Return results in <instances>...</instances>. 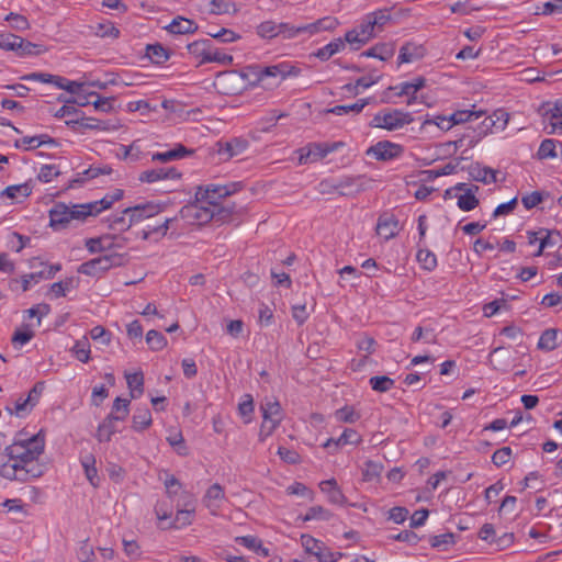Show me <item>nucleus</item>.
<instances>
[{
    "mask_svg": "<svg viewBox=\"0 0 562 562\" xmlns=\"http://www.w3.org/2000/svg\"><path fill=\"white\" fill-rule=\"evenodd\" d=\"M32 190L27 183L23 184H15L7 187L4 190L1 191V196H5L8 199H15L19 195L21 196H29L31 194Z\"/></svg>",
    "mask_w": 562,
    "mask_h": 562,
    "instance_id": "47",
    "label": "nucleus"
},
{
    "mask_svg": "<svg viewBox=\"0 0 562 562\" xmlns=\"http://www.w3.org/2000/svg\"><path fill=\"white\" fill-rule=\"evenodd\" d=\"M178 216L176 217H167L161 224L158 225H147V227L138 233V236L147 240L153 235H157L159 238L166 236L168 231L172 227L173 223L177 222Z\"/></svg>",
    "mask_w": 562,
    "mask_h": 562,
    "instance_id": "22",
    "label": "nucleus"
},
{
    "mask_svg": "<svg viewBox=\"0 0 562 562\" xmlns=\"http://www.w3.org/2000/svg\"><path fill=\"white\" fill-rule=\"evenodd\" d=\"M4 21L10 22L11 26L18 31H24L29 29V21L25 16L18 14V13H9Z\"/></svg>",
    "mask_w": 562,
    "mask_h": 562,
    "instance_id": "62",
    "label": "nucleus"
},
{
    "mask_svg": "<svg viewBox=\"0 0 562 562\" xmlns=\"http://www.w3.org/2000/svg\"><path fill=\"white\" fill-rule=\"evenodd\" d=\"M403 151L404 148L400 144L390 140H380L376 144L370 146L366 154L367 156L379 161H389L398 158Z\"/></svg>",
    "mask_w": 562,
    "mask_h": 562,
    "instance_id": "10",
    "label": "nucleus"
},
{
    "mask_svg": "<svg viewBox=\"0 0 562 562\" xmlns=\"http://www.w3.org/2000/svg\"><path fill=\"white\" fill-rule=\"evenodd\" d=\"M61 86H58L59 89L66 90L72 94H80L83 89L87 87L88 80H68L65 77H61Z\"/></svg>",
    "mask_w": 562,
    "mask_h": 562,
    "instance_id": "49",
    "label": "nucleus"
},
{
    "mask_svg": "<svg viewBox=\"0 0 562 562\" xmlns=\"http://www.w3.org/2000/svg\"><path fill=\"white\" fill-rule=\"evenodd\" d=\"M164 484L166 487V493L169 498L176 496L178 492L182 488L180 481L175 475L168 473H166Z\"/></svg>",
    "mask_w": 562,
    "mask_h": 562,
    "instance_id": "61",
    "label": "nucleus"
},
{
    "mask_svg": "<svg viewBox=\"0 0 562 562\" xmlns=\"http://www.w3.org/2000/svg\"><path fill=\"white\" fill-rule=\"evenodd\" d=\"M413 121L414 117L409 112L398 109H383L373 115L369 126L393 132L403 128L405 125L413 123Z\"/></svg>",
    "mask_w": 562,
    "mask_h": 562,
    "instance_id": "4",
    "label": "nucleus"
},
{
    "mask_svg": "<svg viewBox=\"0 0 562 562\" xmlns=\"http://www.w3.org/2000/svg\"><path fill=\"white\" fill-rule=\"evenodd\" d=\"M280 424L281 420L278 419L262 418V423L259 430V440L265 441L268 437H270L273 434V431L279 427Z\"/></svg>",
    "mask_w": 562,
    "mask_h": 562,
    "instance_id": "56",
    "label": "nucleus"
},
{
    "mask_svg": "<svg viewBox=\"0 0 562 562\" xmlns=\"http://www.w3.org/2000/svg\"><path fill=\"white\" fill-rule=\"evenodd\" d=\"M194 508L191 509H178L176 518L171 525L175 528H182L192 524Z\"/></svg>",
    "mask_w": 562,
    "mask_h": 562,
    "instance_id": "52",
    "label": "nucleus"
},
{
    "mask_svg": "<svg viewBox=\"0 0 562 562\" xmlns=\"http://www.w3.org/2000/svg\"><path fill=\"white\" fill-rule=\"evenodd\" d=\"M194 153L193 149L187 148L182 144H177L172 149H169L164 153H155L151 155L153 161L168 162L172 160L182 159L187 156H190Z\"/></svg>",
    "mask_w": 562,
    "mask_h": 562,
    "instance_id": "20",
    "label": "nucleus"
},
{
    "mask_svg": "<svg viewBox=\"0 0 562 562\" xmlns=\"http://www.w3.org/2000/svg\"><path fill=\"white\" fill-rule=\"evenodd\" d=\"M558 330L553 328L546 329L538 341V348L541 350L552 351L558 347Z\"/></svg>",
    "mask_w": 562,
    "mask_h": 562,
    "instance_id": "35",
    "label": "nucleus"
},
{
    "mask_svg": "<svg viewBox=\"0 0 562 562\" xmlns=\"http://www.w3.org/2000/svg\"><path fill=\"white\" fill-rule=\"evenodd\" d=\"M45 440L40 434L18 439L0 453V476L11 481L27 482L43 475L44 467L38 457L44 452Z\"/></svg>",
    "mask_w": 562,
    "mask_h": 562,
    "instance_id": "1",
    "label": "nucleus"
},
{
    "mask_svg": "<svg viewBox=\"0 0 562 562\" xmlns=\"http://www.w3.org/2000/svg\"><path fill=\"white\" fill-rule=\"evenodd\" d=\"M416 258L422 268L427 271H432L437 267V257L429 249H419Z\"/></svg>",
    "mask_w": 562,
    "mask_h": 562,
    "instance_id": "42",
    "label": "nucleus"
},
{
    "mask_svg": "<svg viewBox=\"0 0 562 562\" xmlns=\"http://www.w3.org/2000/svg\"><path fill=\"white\" fill-rule=\"evenodd\" d=\"M80 562H93L95 554L93 548L87 542H82L77 552Z\"/></svg>",
    "mask_w": 562,
    "mask_h": 562,
    "instance_id": "64",
    "label": "nucleus"
},
{
    "mask_svg": "<svg viewBox=\"0 0 562 562\" xmlns=\"http://www.w3.org/2000/svg\"><path fill=\"white\" fill-rule=\"evenodd\" d=\"M337 25V19L331 16L322 18L313 23L299 26L291 25L290 23H279V35H282L284 38H293L303 33L313 35L322 31H331L336 29Z\"/></svg>",
    "mask_w": 562,
    "mask_h": 562,
    "instance_id": "5",
    "label": "nucleus"
},
{
    "mask_svg": "<svg viewBox=\"0 0 562 562\" xmlns=\"http://www.w3.org/2000/svg\"><path fill=\"white\" fill-rule=\"evenodd\" d=\"M33 409V406L26 402V397H19L13 403V407H8L10 414H15L19 417L27 415Z\"/></svg>",
    "mask_w": 562,
    "mask_h": 562,
    "instance_id": "58",
    "label": "nucleus"
},
{
    "mask_svg": "<svg viewBox=\"0 0 562 562\" xmlns=\"http://www.w3.org/2000/svg\"><path fill=\"white\" fill-rule=\"evenodd\" d=\"M213 47V43L211 40H200L187 45V49L191 56L199 60V64L209 63V56L211 55V50Z\"/></svg>",
    "mask_w": 562,
    "mask_h": 562,
    "instance_id": "18",
    "label": "nucleus"
},
{
    "mask_svg": "<svg viewBox=\"0 0 562 562\" xmlns=\"http://www.w3.org/2000/svg\"><path fill=\"white\" fill-rule=\"evenodd\" d=\"M248 147V142L244 138H233L231 140H218L215 144V151L220 159L227 161L233 157L243 154Z\"/></svg>",
    "mask_w": 562,
    "mask_h": 562,
    "instance_id": "11",
    "label": "nucleus"
},
{
    "mask_svg": "<svg viewBox=\"0 0 562 562\" xmlns=\"http://www.w3.org/2000/svg\"><path fill=\"white\" fill-rule=\"evenodd\" d=\"M146 342L151 350L159 351L166 347L167 339L160 331L150 329L146 334Z\"/></svg>",
    "mask_w": 562,
    "mask_h": 562,
    "instance_id": "44",
    "label": "nucleus"
},
{
    "mask_svg": "<svg viewBox=\"0 0 562 562\" xmlns=\"http://www.w3.org/2000/svg\"><path fill=\"white\" fill-rule=\"evenodd\" d=\"M344 146L345 143L342 142L310 143L308 145L297 150L299 164L306 165L310 162L318 161L325 158L328 154L334 153Z\"/></svg>",
    "mask_w": 562,
    "mask_h": 562,
    "instance_id": "8",
    "label": "nucleus"
},
{
    "mask_svg": "<svg viewBox=\"0 0 562 562\" xmlns=\"http://www.w3.org/2000/svg\"><path fill=\"white\" fill-rule=\"evenodd\" d=\"M21 79L26 80V81H38L42 83H52V85L56 86L57 88H58V86H61L60 82L63 81L60 76L46 74V72H31V74L24 75Z\"/></svg>",
    "mask_w": 562,
    "mask_h": 562,
    "instance_id": "37",
    "label": "nucleus"
},
{
    "mask_svg": "<svg viewBox=\"0 0 562 562\" xmlns=\"http://www.w3.org/2000/svg\"><path fill=\"white\" fill-rule=\"evenodd\" d=\"M224 499L225 492L223 486L218 483H214L206 490L202 498V503L209 509L211 515L216 516Z\"/></svg>",
    "mask_w": 562,
    "mask_h": 562,
    "instance_id": "14",
    "label": "nucleus"
},
{
    "mask_svg": "<svg viewBox=\"0 0 562 562\" xmlns=\"http://www.w3.org/2000/svg\"><path fill=\"white\" fill-rule=\"evenodd\" d=\"M395 54V45L393 43H379L371 48L361 53L362 57H373L382 61L389 60Z\"/></svg>",
    "mask_w": 562,
    "mask_h": 562,
    "instance_id": "23",
    "label": "nucleus"
},
{
    "mask_svg": "<svg viewBox=\"0 0 562 562\" xmlns=\"http://www.w3.org/2000/svg\"><path fill=\"white\" fill-rule=\"evenodd\" d=\"M482 115H484V111H470V110H460L452 113L451 116V123L452 126L465 122H471L473 120L480 119Z\"/></svg>",
    "mask_w": 562,
    "mask_h": 562,
    "instance_id": "40",
    "label": "nucleus"
},
{
    "mask_svg": "<svg viewBox=\"0 0 562 562\" xmlns=\"http://www.w3.org/2000/svg\"><path fill=\"white\" fill-rule=\"evenodd\" d=\"M81 465L83 468L87 480L94 487L100 485V477L95 468V458L93 454L88 453L81 457Z\"/></svg>",
    "mask_w": 562,
    "mask_h": 562,
    "instance_id": "29",
    "label": "nucleus"
},
{
    "mask_svg": "<svg viewBox=\"0 0 562 562\" xmlns=\"http://www.w3.org/2000/svg\"><path fill=\"white\" fill-rule=\"evenodd\" d=\"M555 144L557 142L551 138L542 140L538 149V157L540 159L555 158Z\"/></svg>",
    "mask_w": 562,
    "mask_h": 562,
    "instance_id": "55",
    "label": "nucleus"
},
{
    "mask_svg": "<svg viewBox=\"0 0 562 562\" xmlns=\"http://www.w3.org/2000/svg\"><path fill=\"white\" fill-rule=\"evenodd\" d=\"M370 386L373 391L384 393L390 391L394 386V380L386 375L372 376L369 380Z\"/></svg>",
    "mask_w": 562,
    "mask_h": 562,
    "instance_id": "45",
    "label": "nucleus"
},
{
    "mask_svg": "<svg viewBox=\"0 0 562 562\" xmlns=\"http://www.w3.org/2000/svg\"><path fill=\"white\" fill-rule=\"evenodd\" d=\"M151 414L147 407L137 408L132 418V428L143 431L151 425Z\"/></svg>",
    "mask_w": 562,
    "mask_h": 562,
    "instance_id": "31",
    "label": "nucleus"
},
{
    "mask_svg": "<svg viewBox=\"0 0 562 562\" xmlns=\"http://www.w3.org/2000/svg\"><path fill=\"white\" fill-rule=\"evenodd\" d=\"M361 415L352 406H344L335 412V418L341 423L355 424Z\"/></svg>",
    "mask_w": 562,
    "mask_h": 562,
    "instance_id": "41",
    "label": "nucleus"
},
{
    "mask_svg": "<svg viewBox=\"0 0 562 562\" xmlns=\"http://www.w3.org/2000/svg\"><path fill=\"white\" fill-rule=\"evenodd\" d=\"M369 23L372 24L376 32H380L383 26L390 21L391 15L387 9L376 10L367 14Z\"/></svg>",
    "mask_w": 562,
    "mask_h": 562,
    "instance_id": "43",
    "label": "nucleus"
},
{
    "mask_svg": "<svg viewBox=\"0 0 562 562\" xmlns=\"http://www.w3.org/2000/svg\"><path fill=\"white\" fill-rule=\"evenodd\" d=\"M130 401L122 397H116L113 402L112 412L114 413V420H124L130 412Z\"/></svg>",
    "mask_w": 562,
    "mask_h": 562,
    "instance_id": "46",
    "label": "nucleus"
},
{
    "mask_svg": "<svg viewBox=\"0 0 562 562\" xmlns=\"http://www.w3.org/2000/svg\"><path fill=\"white\" fill-rule=\"evenodd\" d=\"M161 212L159 204L151 202L145 204H137L125 209V213L128 214L132 225L138 224L142 221L153 217Z\"/></svg>",
    "mask_w": 562,
    "mask_h": 562,
    "instance_id": "13",
    "label": "nucleus"
},
{
    "mask_svg": "<svg viewBox=\"0 0 562 562\" xmlns=\"http://www.w3.org/2000/svg\"><path fill=\"white\" fill-rule=\"evenodd\" d=\"M426 49L423 45L415 43L404 44L398 54V64L413 63L425 56Z\"/></svg>",
    "mask_w": 562,
    "mask_h": 562,
    "instance_id": "21",
    "label": "nucleus"
},
{
    "mask_svg": "<svg viewBox=\"0 0 562 562\" xmlns=\"http://www.w3.org/2000/svg\"><path fill=\"white\" fill-rule=\"evenodd\" d=\"M262 418H271V419H283L282 408L278 401H267L261 405Z\"/></svg>",
    "mask_w": 562,
    "mask_h": 562,
    "instance_id": "38",
    "label": "nucleus"
},
{
    "mask_svg": "<svg viewBox=\"0 0 562 562\" xmlns=\"http://www.w3.org/2000/svg\"><path fill=\"white\" fill-rule=\"evenodd\" d=\"M257 33L259 36L265 38L276 37L280 34L279 23L274 21H265L258 25Z\"/></svg>",
    "mask_w": 562,
    "mask_h": 562,
    "instance_id": "50",
    "label": "nucleus"
},
{
    "mask_svg": "<svg viewBox=\"0 0 562 562\" xmlns=\"http://www.w3.org/2000/svg\"><path fill=\"white\" fill-rule=\"evenodd\" d=\"M379 79H380V76H376V77H371V76L370 77H361V78L357 79L355 85L348 83V85H346L344 87V89H346L349 92H353L355 94H358L359 93V88L368 89L371 86H373L374 83H376Z\"/></svg>",
    "mask_w": 562,
    "mask_h": 562,
    "instance_id": "51",
    "label": "nucleus"
},
{
    "mask_svg": "<svg viewBox=\"0 0 562 562\" xmlns=\"http://www.w3.org/2000/svg\"><path fill=\"white\" fill-rule=\"evenodd\" d=\"M209 63H217L227 66L233 63V56L213 45L211 55L209 56Z\"/></svg>",
    "mask_w": 562,
    "mask_h": 562,
    "instance_id": "59",
    "label": "nucleus"
},
{
    "mask_svg": "<svg viewBox=\"0 0 562 562\" xmlns=\"http://www.w3.org/2000/svg\"><path fill=\"white\" fill-rule=\"evenodd\" d=\"M477 186H471L468 192L461 193L458 195L457 205L460 210L464 212H469L474 210L479 205V199L476 198V193L479 192Z\"/></svg>",
    "mask_w": 562,
    "mask_h": 562,
    "instance_id": "28",
    "label": "nucleus"
},
{
    "mask_svg": "<svg viewBox=\"0 0 562 562\" xmlns=\"http://www.w3.org/2000/svg\"><path fill=\"white\" fill-rule=\"evenodd\" d=\"M241 189L240 182H231L227 184L210 183L196 188L195 198L199 202H203L209 207L215 210V214L221 220L229 216L233 213L232 209H226L221 205V201Z\"/></svg>",
    "mask_w": 562,
    "mask_h": 562,
    "instance_id": "3",
    "label": "nucleus"
},
{
    "mask_svg": "<svg viewBox=\"0 0 562 562\" xmlns=\"http://www.w3.org/2000/svg\"><path fill=\"white\" fill-rule=\"evenodd\" d=\"M301 544L305 552L315 557L318 562H337L344 557V553L330 550L323 541L311 535H302Z\"/></svg>",
    "mask_w": 562,
    "mask_h": 562,
    "instance_id": "7",
    "label": "nucleus"
},
{
    "mask_svg": "<svg viewBox=\"0 0 562 562\" xmlns=\"http://www.w3.org/2000/svg\"><path fill=\"white\" fill-rule=\"evenodd\" d=\"M345 48V41L342 38H335L327 45L321 47L314 53V56L325 61L328 60L335 54L341 52Z\"/></svg>",
    "mask_w": 562,
    "mask_h": 562,
    "instance_id": "30",
    "label": "nucleus"
},
{
    "mask_svg": "<svg viewBox=\"0 0 562 562\" xmlns=\"http://www.w3.org/2000/svg\"><path fill=\"white\" fill-rule=\"evenodd\" d=\"M357 182L358 178L344 177L340 180L335 181L333 184H330L329 181H322L321 187H331L334 190H338L340 194L346 195L348 193H351V190L349 189L353 187H356V192H359L361 190L360 186Z\"/></svg>",
    "mask_w": 562,
    "mask_h": 562,
    "instance_id": "27",
    "label": "nucleus"
},
{
    "mask_svg": "<svg viewBox=\"0 0 562 562\" xmlns=\"http://www.w3.org/2000/svg\"><path fill=\"white\" fill-rule=\"evenodd\" d=\"M342 40L345 41V44H349L351 49L353 50L360 49L363 45H366L369 42L367 38L362 37L360 35V32L355 27L348 31L345 34V38Z\"/></svg>",
    "mask_w": 562,
    "mask_h": 562,
    "instance_id": "48",
    "label": "nucleus"
},
{
    "mask_svg": "<svg viewBox=\"0 0 562 562\" xmlns=\"http://www.w3.org/2000/svg\"><path fill=\"white\" fill-rule=\"evenodd\" d=\"M400 232L398 220L394 215H381L376 224V234L389 240L395 237Z\"/></svg>",
    "mask_w": 562,
    "mask_h": 562,
    "instance_id": "16",
    "label": "nucleus"
},
{
    "mask_svg": "<svg viewBox=\"0 0 562 562\" xmlns=\"http://www.w3.org/2000/svg\"><path fill=\"white\" fill-rule=\"evenodd\" d=\"M106 222L108 227L115 232H125L133 226L128 214L125 213V209L119 214L109 216Z\"/></svg>",
    "mask_w": 562,
    "mask_h": 562,
    "instance_id": "32",
    "label": "nucleus"
},
{
    "mask_svg": "<svg viewBox=\"0 0 562 562\" xmlns=\"http://www.w3.org/2000/svg\"><path fill=\"white\" fill-rule=\"evenodd\" d=\"M121 263L122 256L119 254L100 256L81 263L78 268V272L90 277H97L110 270L112 267L120 266Z\"/></svg>",
    "mask_w": 562,
    "mask_h": 562,
    "instance_id": "9",
    "label": "nucleus"
},
{
    "mask_svg": "<svg viewBox=\"0 0 562 562\" xmlns=\"http://www.w3.org/2000/svg\"><path fill=\"white\" fill-rule=\"evenodd\" d=\"M180 178L181 173L175 167H161L140 172L138 180L144 183H155L161 180H173Z\"/></svg>",
    "mask_w": 562,
    "mask_h": 562,
    "instance_id": "12",
    "label": "nucleus"
},
{
    "mask_svg": "<svg viewBox=\"0 0 562 562\" xmlns=\"http://www.w3.org/2000/svg\"><path fill=\"white\" fill-rule=\"evenodd\" d=\"M72 352L79 361L87 363L90 359V349L88 340L85 339L76 341V344L72 347Z\"/></svg>",
    "mask_w": 562,
    "mask_h": 562,
    "instance_id": "54",
    "label": "nucleus"
},
{
    "mask_svg": "<svg viewBox=\"0 0 562 562\" xmlns=\"http://www.w3.org/2000/svg\"><path fill=\"white\" fill-rule=\"evenodd\" d=\"M297 74L299 70L294 66L282 63L260 68L257 72V78L259 81L265 80L267 77L285 79L288 76H297Z\"/></svg>",
    "mask_w": 562,
    "mask_h": 562,
    "instance_id": "15",
    "label": "nucleus"
},
{
    "mask_svg": "<svg viewBox=\"0 0 562 562\" xmlns=\"http://www.w3.org/2000/svg\"><path fill=\"white\" fill-rule=\"evenodd\" d=\"M411 339L413 342L425 340L427 344H434L436 341V336L434 335V330L431 328L417 326L413 331Z\"/></svg>",
    "mask_w": 562,
    "mask_h": 562,
    "instance_id": "53",
    "label": "nucleus"
},
{
    "mask_svg": "<svg viewBox=\"0 0 562 562\" xmlns=\"http://www.w3.org/2000/svg\"><path fill=\"white\" fill-rule=\"evenodd\" d=\"M333 514L323 506H312L307 509L306 514L301 517L303 521L310 520H329Z\"/></svg>",
    "mask_w": 562,
    "mask_h": 562,
    "instance_id": "39",
    "label": "nucleus"
},
{
    "mask_svg": "<svg viewBox=\"0 0 562 562\" xmlns=\"http://www.w3.org/2000/svg\"><path fill=\"white\" fill-rule=\"evenodd\" d=\"M370 102V98L359 99L357 102L352 104H346V105H336L328 110V112L336 114V115H345L349 113H360L366 105H368Z\"/></svg>",
    "mask_w": 562,
    "mask_h": 562,
    "instance_id": "33",
    "label": "nucleus"
},
{
    "mask_svg": "<svg viewBox=\"0 0 562 562\" xmlns=\"http://www.w3.org/2000/svg\"><path fill=\"white\" fill-rule=\"evenodd\" d=\"M319 488L327 495V498L331 504L344 506L347 503V498L337 485V481L335 479L322 481L319 483Z\"/></svg>",
    "mask_w": 562,
    "mask_h": 562,
    "instance_id": "17",
    "label": "nucleus"
},
{
    "mask_svg": "<svg viewBox=\"0 0 562 562\" xmlns=\"http://www.w3.org/2000/svg\"><path fill=\"white\" fill-rule=\"evenodd\" d=\"M90 336L94 341L101 345H109L111 341V334L102 326H95L90 330Z\"/></svg>",
    "mask_w": 562,
    "mask_h": 562,
    "instance_id": "63",
    "label": "nucleus"
},
{
    "mask_svg": "<svg viewBox=\"0 0 562 562\" xmlns=\"http://www.w3.org/2000/svg\"><path fill=\"white\" fill-rule=\"evenodd\" d=\"M166 30L177 35L192 34L198 30V24L193 20L177 16L166 26Z\"/></svg>",
    "mask_w": 562,
    "mask_h": 562,
    "instance_id": "24",
    "label": "nucleus"
},
{
    "mask_svg": "<svg viewBox=\"0 0 562 562\" xmlns=\"http://www.w3.org/2000/svg\"><path fill=\"white\" fill-rule=\"evenodd\" d=\"M429 543L432 548L446 551L456 543V536L452 532L431 536Z\"/></svg>",
    "mask_w": 562,
    "mask_h": 562,
    "instance_id": "36",
    "label": "nucleus"
},
{
    "mask_svg": "<svg viewBox=\"0 0 562 562\" xmlns=\"http://www.w3.org/2000/svg\"><path fill=\"white\" fill-rule=\"evenodd\" d=\"M178 216L190 225H204L212 221L215 216V210L209 207L203 202H199L194 196V201L182 206Z\"/></svg>",
    "mask_w": 562,
    "mask_h": 562,
    "instance_id": "6",
    "label": "nucleus"
},
{
    "mask_svg": "<svg viewBox=\"0 0 562 562\" xmlns=\"http://www.w3.org/2000/svg\"><path fill=\"white\" fill-rule=\"evenodd\" d=\"M114 420V413H110L98 426L95 438L99 442H109L117 431Z\"/></svg>",
    "mask_w": 562,
    "mask_h": 562,
    "instance_id": "26",
    "label": "nucleus"
},
{
    "mask_svg": "<svg viewBox=\"0 0 562 562\" xmlns=\"http://www.w3.org/2000/svg\"><path fill=\"white\" fill-rule=\"evenodd\" d=\"M126 383L131 390V396L136 398L144 392V375L142 372L130 373L125 375Z\"/></svg>",
    "mask_w": 562,
    "mask_h": 562,
    "instance_id": "34",
    "label": "nucleus"
},
{
    "mask_svg": "<svg viewBox=\"0 0 562 562\" xmlns=\"http://www.w3.org/2000/svg\"><path fill=\"white\" fill-rule=\"evenodd\" d=\"M361 441L360 435L351 428H346L344 432L337 438L338 445H358Z\"/></svg>",
    "mask_w": 562,
    "mask_h": 562,
    "instance_id": "60",
    "label": "nucleus"
},
{
    "mask_svg": "<svg viewBox=\"0 0 562 562\" xmlns=\"http://www.w3.org/2000/svg\"><path fill=\"white\" fill-rule=\"evenodd\" d=\"M103 202H89L83 204L67 205L64 202L55 203L49 210V226L54 231L69 227L71 222H85L89 216H97L103 211Z\"/></svg>",
    "mask_w": 562,
    "mask_h": 562,
    "instance_id": "2",
    "label": "nucleus"
},
{
    "mask_svg": "<svg viewBox=\"0 0 562 562\" xmlns=\"http://www.w3.org/2000/svg\"><path fill=\"white\" fill-rule=\"evenodd\" d=\"M147 56L156 64L164 63L169 58L167 50L159 44L148 45Z\"/></svg>",
    "mask_w": 562,
    "mask_h": 562,
    "instance_id": "57",
    "label": "nucleus"
},
{
    "mask_svg": "<svg viewBox=\"0 0 562 562\" xmlns=\"http://www.w3.org/2000/svg\"><path fill=\"white\" fill-rule=\"evenodd\" d=\"M470 177L477 182L491 184L496 182V171L488 167H483L480 164L471 165L469 168Z\"/></svg>",
    "mask_w": 562,
    "mask_h": 562,
    "instance_id": "25",
    "label": "nucleus"
},
{
    "mask_svg": "<svg viewBox=\"0 0 562 562\" xmlns=\"http://www.w3.org/2000/svg\"><path fill=\"white\" fill-rule=\"evenodd\" d=\"M508 122V113L503 110L495 111L492 115L486 116L481 126V133L486 134L494 130L502 131Z\"/></svg>",
    "mask_w": 562,
    "mask_h": 562,
    "instance_id": "19",
    "label": "nucleus"
}]
</instances>
